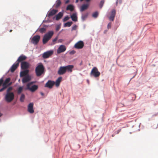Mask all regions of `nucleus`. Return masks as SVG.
I'll return each mask as SVG.
<instances>
[{
	"label": "nucleus",
	"mask_w": 158,
	"mask_h": 158,
	"mask_svg": "<svg viewBox=\"0 0 158 158\" xmlns=\"http://www.w3.org/2000/svg\"><path fill=\"white\" fill-rule=\"evenodd\" d=\"M104 3V0H102L101 1L100 5H99L100 8L101 9L102 8Z\"/></svg>",
	"instance_id": "obj_33"
},
{
	"label": "nucleus",
	"mask_w": 158,
	"mask_h": 158,
	"mask_svg": "<svg viewBox=\"0 0 158 158\" xmlns=\"http://www.w3.org/2000/svg\"><path fill=\"white\" fill-rule=\"evenodd\" d=\"M27 58L26 56H25L22 55H21L18 58L17 60L16 61L17 62L19 63V62H21L25 60Z\"/></svg>",
	"instance_id": "obj_19"
},
{
	"label": "nucleus",
	"mask_w": 158,
	"mask_h": 158,
	"mask_svg": "<svg viewBox=\"0 0 158 158\" xmlns=\"http://www.w3.org/2000/svg\"><path fill=\"white\" fill-rule=\"evenodd\" d=\"M31 78L30 76L29 75L25 76L22 80V82L23 83H27L31 80Z\"/></svg>",
	"instance_id": "obj_14"
},
{
	"label": "nucleus",
	"mask_w": 158,
	"mask_h": 158,
	"mask_svg": "<svg viewBox=\"0 0 158 158\" xmlns=\"http://www.w3.org/2000/svg\"><path fill=\"white\" fill-rule=\"evenodd\" d=\"M66 50V48L65 46L63 45H60L57 50V53L60 54L64 52Z\"/></svg>",
	"instance_id": "obj_8"
},
{
	"label": "nucleus",
	"mask_w": 158,
	"mask_h": 158,
	"mask_svg": "<svg viewBox=\"0 0 158 158\" xmlns=\"http://www.w3.org/2000/svg\"><path fill=\"white\" fill-rule=\"evenodd\" d=\"M57 12L58 10H57L52 9L48 12V16L50 18V17L55 15Z\"/></svg>",
	"instance_id": "obj_16"
},
{
	"label": "nucleus",
	"mask_w": 158,
	"mask_h": 158,
	"mask_svg": "<svg viewBox=\"0 0 158 158\" xmlns=\"http://www.w3.org/2000/svg\"><path fill=\"white\" fill-rule=\"evenodd\" d=\"M63 15V13L62 12H60L56 16V20L57 21L60 19Z\"/></svg>",
	"instance_id": "obj_21"
},
{
	"label": "nucleus",
	"mask_w": 158,
	"mask_h": 158,
	"mask_svg": "<svg viewBox=\"0 0 158 158\" xmlns=\"http://www.w3.org/2000/svg\"><path fill=\"white\" fill-rule=\"evenodd\" d=\"M71 18L73 21L76 22L77 21V15L75 13L73 14L71 16Z\"/></svg>",
	"instance_id": "obj_22"
},
{
	"label": "nucleus",
	"mask_w": 158,
	"mask_h": 158,
	"mask_svg": "<svg viewBox=\"0 0 158 158\" xmlns=\"http://www.w3.org/2000/svg\"><path fill=\"white\" fill-rule=\"evenodd\" d=\"M77 26L76 25L74 26L71 29V31L76 30L77 29Z\"/></svg>",
	"instance_id": "obj_38"
},
{
	"label": "nucleus",
	"mask_w": 158,
	"mask_h": 158,
	"mask_svg": "<svg viewBox=\"0 0 158 158\" xmlns=\"http://www.w3.org/2000/svg\"><path fill=\"white\" fill-rule=\"evenodd\" d=\"M5 88V87H3L2 89H0V92H2L3 90H4L5 89H6Z\"/></svg>",
	"instance_id": "obj_45"
},
{
	"label": "nucleus",
	"mask_w": 158,
	"mask_h": 158,
	"mask_svg": "<svg viewBox=\"0 0 158 158\" xmlns=\"http://www.w3.org/2000/svg\"><path fill=\"white\" fill-rule=\"evenodd\" d=\"M46 30V28L42 27L38 29L37 31H39L41 33H43L45 32Z\"/></svg>",
	"instance_id": "obj_24"
},
{
	"label": "nucleus",
	"mask_w": 158,
	"mask_h": 158,
	"mask_svg": "<svg viewBox=\"0 0 158 158\" xmlns=\"http://www.w3.org/2000/svg\"><path fill=\"white\" fill-rule=\"evenodd\" d=\"M57 39H58V37H56L55 39H54L53 40L52 42H56V40H57Z\"/></svg>",
	"instance_id": "obj_42"
},
{
	"label": "nucleus",
	"mask_w": 158,
	"mask_h": 158,
	"mask_svg": "<svg viewBox=\"0 0 158 158\" xmlns=\"http://www.w3.org/2000/svg\"><path fill=\"white\" fill-rule=\"evenodd\" d=\"M89 4L87 3L83 4L80 8V10L81 12H82L86 10H87L89 7Z\"/></svg>",
	"instance_id": "obj_15"
},
{
	"label": "nucleus",
	"mask_w": 158,
	"mask_h": 158,
	"mask_svg": "<svg viewBox=\"0 0 158 158\" xmlns=\"http://www.w3.org/2000/svg\"><path fill=\"white\" fill-rule=\"evenodd\" d=\"M74 52V51H71L70 52V53H73Z\"/></svg>",
	"instance_id": "obj_50"
},
{
	"label": "nucleus",
	"mask_w": 158,
	"mask_h": 158,
	"mask_svg": "<svg viewBox=\"0 0 158 158\" xmlns=\"http://www.w3.org/2000/svg\"><path fill=\"white\" fill-rule=\"evenodd\" d=\"M84 45L83 42L82 41H80L75 44L74 47L76 48L80 49L82 48Z\"/></svg>",
	"instance_id": "obj_7"
},
{
	"label": "nucleus",
	"mask_w": 158,
	"mask_h": 158,
	"mask_svg": "<svg viewBox=\"0 0 158 158\" xmlns=\"http://www.w3.org/2000/svg\"><path fill=\"white\" fill-rule=\"evenodd\" d=\"M25 98V95L24 94H22L20 98V100L21 102H23L24 101Z\"/></svg>",
	"instance_id": "obj_30"
},
{
	"label": "nucleus",
	"mask_w": 158,
	"mask_h": 158,
	"mask_svg": "<svg viewBox=\"0 0 158 158\" xmlns=\"http://www.w3.org/2000/svg\"><path fill=\"white\" fill-rule=\"evenodd\" d=\"M111 27V23H108L107 26V28L108 29L110 28Z\"/></svg>",
	"instance_id": "obj_39"
},
{
	"label": "nucleus",
	"mask_w": 158,
	"mask_h": 158,
	"mask_svg": "<svg viewBox=\"0 0 158 158\" xmlns=\"http://www.w3.org/2000/svg\"><path fill=\"white\" fill-rule=\"evenodd\" d=\"M69 19V17L68 16H65L63 19V21L64 22H65L66 21L68 20Z\"/></svg>",
	"instance_id": "obj_36"
},
{
	"label": "nucleus",
	"mask_w": 158,
	"mask_h": 158,
	"mask_svg": "<svg viewBox=\"0 0 158 158\" xmlns=\"http://www.w3.org/2000/svg\"><path fill=\"white\" fill-rule=\"evenodd\" d=\"M11 84L10 83L9 84H7L6 83H3L2 85L3 87H5V88L6 89V88L8 86L10 85Z\"/></svg>",
	"instance_id": "obj_34"
},
{
	"label": "nucleus",
	"mask_w": 158,
	"mask_h": 158,
	"mask_svg": "<svg viewBox=\"0 0 158 158\" xmlns=\"http://www.w3.org/2000/svg\"><path fill=\"white\" fill-rule=\"evenodd\" d=\"M12 31V30H10V32H11Z\"/></svg>",
	"instance_id": "obj_53"
},
{
	"label": "nucleus",
	"mask_w": 158,
	"mask_h": 158,
	"mask_svg": "<svg viewBox=\"0 0 158 158\" xmlns=\"http://www.w3.org/2000/svg\"><path fill=\"white\" fill-rule=\"evenodd\" d=\"M118 2H119V3H121V0H119V1H118V0L116 2V5L117 6L118 5Z\"/></svg>",
	"instance_id": "obj_43"
},
{
	"label": "nucleus",
	"mask_w": 158,
	"mask_h": 158,
	"mask_svg": "<svg viewBox=\"0 0 158 158\" xmlns=\"http://www.w3.org/2000/svg\"><path fill=\"white\" fill-rule=\"evenodd\" d=\"M12 89V88L11 87H9L7 90V93H10V92Z\"/></svg>",
	"instance_id": "obj_37"
},
{
	"label": "nucleus",
	"mask_w": 158,
	"mask_h": 158,
	"mask_svg": "<svg viewBox=\"0 0 158 158\" xmlns=\"http://www.w3.org/2000/svg\"><path fill=\"white\" fill-rule=\"evenodd\" d=\"M19 65V63L16 62L10 68V71L12 73H13Z\"/></svg>",
	"instance_id": "obj_17"
},
{
	"label": "nucleus",
	"mask_w": 158,
	"mask_h": 158,
	"mask_svg": "<svg viewBox=\"0 0 158 158\" xmlns=\"http://www.w3.org/2000/svg\"><path fill=\"white\" fill-rule=\"evenodd\" d=\"M10 78H6L4 82V83H5L8 84L9 82L10 81Z\"/></svg>",
	"instance_id": "obj_35"
},
{
	"label": "nucleus",
	"mask_w": 158,
	"mask_h": 158,
	"mask_svg": "<svg viewBox=\"0 0 158 158\" xmlns=\"http://www.w3.org/2000/svg\"><path fill=\"white\" fill-rule=\"evenodd\" d=\"M90 74L91 76H92L95 77H97L100 76V73L98 71L97 68L94 67L92 69Z\"/></svg>",
	"instance_id": "obj_4"
},
{
	"label": "nucleus",
	"mask_w": 158,
	"mask_h": 158,
	"mask_svg": "<svg viewBox=\"0 0 158 158\" xmlns=\"http://www.w3.org/2000/svg\"><path fill=\"white\" fill-rule=\"evenodd\" d=\"M114 17L110 16L109 18L110 20L113 21L114 20Z\"/></svg>",
	"instance_id": "obj_40"
},
{
	"label": "nucleus",
	"mask_w": 158,
	"mask_h": 158,
	"mask_svg": "<svg viewBox=\"0 0 158 158\" xmlns=\"http://www.w3.org/2000/svg\"><path fill=\"white\" fill-rule=\"evenodd\" d=\"M2 114L1 113H0V117L1 116H2Z\"/></svg>",
	"instance_id": "obj_52"
},
{
	"label": "nucleus",
	"mask_w": 158,
	"mask_h": 158,
	"mask_svg": "<svg viewBox=\"0 0 158 158\" xmlns=\"http://www.w3.org/2000/svg\"><path fill=\"white\" fill-rule=\"evenodd\" d=\"M88 15V13H86L83 14L82 15V19L83 20H84L87 17Z\"/></svg>",
	"instance_id": "obj_28"
},
{
	"label": "nucleus",
	"mask_w": 158,
	"mask_h": 158,
	"mask_svg": "<svg viewBox=\"0 0 158 158\" xmlns=\"http://www.w3.org/2000/svg\"><path fill=\"white\" fill-rule=\"evenodd\" d=\"M54 34L53 31H50L46 33L44 36L43 43L45 44L51 39Z\"/></svg>",
	"instance_id": "obj_2"
},
{
	"label": "nucleus",
	"mask_w": 158,
	"mask_h": 158,
	"mask_svg": "<svg viewBox=\"0 0 158 158\" xmlns=\"http://www.w3.org/2000/svg\"><path fill=\"white\" fill-rule=\"evenodd\" d=\"M62 77H59L56 81V86H58L61 81Z\"/></svg>",
	"instance_id": "obj_23"
},
{
	"label": "nucleus",
	"mask_w": 158,
	"mask_h": 158,
	"mask_svg": "<svg viewBox=\"0 0 158 158\" xmlns=\"http://www.w3.org/2000/svg\"><path fill=\"white\" fill-rule=\"evenodd\" d=\"M55 83V82L54 81L49 80L46 83L45 86V87H48L49 88L51 89L52 87Z\"/></svg>",
	"instance_id": "obj_12"
},
{
	"label": "nucleus",
	"mask_w": 158,
	"mask_h": 158,
	"mask_svg": "<svg viewBox=\"0 0 158 158\" xmlns=\"http://www.w3.org/2000/svg\"><path fill=\"white\" fill-rule=\"evenodd\" d=\"M53 53V51H47L44 52L43 54L42 57L44 59L47 58L52 55Z\"/></svg>",
	"instance_id": "obj_9"
},
{
	"label": "nucleus",
	"mask_w": 158,
	"mask_h": 158,
	"mask_svg": "<svg viewBox=\"0 0 158 158\" xmlns=\"http://www.w3.org/2000/svg\"><path fill=\"white\" fill-rule=\"evenodd\" d=\"M80 1L81 2H82L83 1H84V0H80ZM84 1L85 2H86L87 3H88V2H89L91 1V0H84Z\"/></svg>",
	"instance_id": "obj_41"
},
{
	"label": "nucleus",
	"mask_w": 158,
	"mask_h": 158,
	"mask_svg": "<svg viewBox=\"0 0 158 158\" xmlns=\"http://www.w3.org/2000/svg\"><path fill=\"white\" fill-rule=\"evenodd\" d=\"M14 97V94L13 92L6 93L5 96V100L7 102H10L13 100Z\"/></svg>",
	"instance_id": "obj_3"
},
{
	"label": "nucleus",
	"mask_w": 158,
	"mask_h": 158,
	"mask_svg": "<svg viewBox=\"0 0 158 158\" xmlns=\"http://www.w3.org/2000/svg\"><path fill=\"white\" fill-rule=\"evenodd\" d=\"M116 10L115 9H113L111 12L110 16L115 17L116 14Z\"/></svg>",
	"instance_id": "obj_29"
},
{
	"label": "nucleus",
	"mask_w": 158,
	"mask_h": 158,
	"mask_svg": "<svg viewBox=\"0 0 158 158\" xmlns=\"http://www.w3.org/2000/svg\"><path fill=\"white\" fill-rule=\"evenodd\" d=\"M23 89V87H19L18 89V93L20 94L22 92Z\"/></svg>",
	"instance_id": "obj_31"
},
{
	"label": "nucleus",
	"mask_w": 158,
	"mask_h": 158,
	"mask_svg": "<svg viewBox=\"0 0 158 158\" xmlns=\"http://www.w3.org/2000/svg\"><path fill=\"white\" fill-rule=\"evenodd\" d=\"M98 12L96 11V12H95L93 14L92 16L93 17H94L95 18H96L98 17Z\"/></svg>",
	"instance_id": "obj_32"
},
{
	"label": "nucleus",
	"mask_w": 158,
	"mask_h": 158,
	"mask_svg": "<svg viewBox=\"0 0 158 158\" xmlns=\"http://www.w3.org/2000/svg\"><path fill=\"white\" fill-rule=\"evenodd\" d=\"M33 103L32 102L30 103L27 107V110L30 113H33L34 112V110L33 109Z\"/></svg>",
	"instance_id": "obj_10"
},
{
	"label": "nucleus",
	"mask_w": 158,
	"mask_h": 158,
	"mask_svg": "<svg viewBox=\"0 0 158 158\" xmlns=\"http://www.w3.org/2000/svg\"><path fill=\"white\" fill-rule=\"evenodd\" d=\"M121 131V130H119V131Z\"/></svg>",
	"instance_id": "obj_54"
},
{
	"label": "nucleus",
	"mask_w": 158,
	"mask_h": 158,
	"mask_svg": "<svg viewBox=\"0 0 158 158\" xmlns=\"http://www.w3.org/2000/svg\"><path fill=\"white\" fill-rule=\"evenodd\" d=\"M107 31L106 30H105L104 31V33L105 34V33H106Z\"/></svg>",
	"instance_id": "obj_49"
},
{
	"label": "nucleus",
	"mask_w": 158,
	"mask_h": 158,
	"mask_svg": "<svg viewBox=\"0 0 158 158\" xmlns=\"http://www.w3.org/2000/svg\"><path fill=\"white\" fill-rule=\"evenodd\" d=\"M78 2V0H76V2Z\"/></svg>",
	"instance_id": "obj_51"
},
{
	"label": "nucleus",
	"mask_w": 158,
	"mask_h": 158,
	"mask_svg": "<svg viewBox=\"0 0 158 158\" xmlns=\"http://www.w3.org/2000/svg\"><path fill=\"white\" fill-rule=\"evenodd\" d=\"M29 63L26 61L22 62L21 63V67L23 69H26L29 67Z\"/></svg>",
	"instance_id": "obj_18"
},
{
	"label": "nucleus",
	"mask_w": 158,
	"mask_h": 158,
	"mask_svg": "<svg viewBox=\"0 0 158 158\" xmlns=\"http://www.w3.org/2000/svg\"><path fill=\"white\" fill-rule=\"evenodd\" d=\"M40 94L42 96H44V94L42 92L40 93Z\"/></svg>",
	"instance_id": "obj_48"
},
{
	"label": "nucleus",
	"mask_w": 158,
	"mask_h": 158,
	"mask_svg": "<svg viewBox=\"0 0 158 158\" xmlns=\"http://www.w3.org/2000/svg\"><path fill=\"white\" fill-rule=\"evenodd\" d=\"M44 72V68L42 63H40L37 66L35 69L36 75L39 77L43 74Z\"/></svg>",
	"instance_id": "obj_1"
},
{
	"label": "nucleus",
	"mask_w": 158,
	"mask_h": 158,
	"mask_svg": "<svg viewBox=\"0 0 158 158\" xmlns=\"http://www.w3.org/2000/svg\"><path fill=\"white\" fill-rule=\"evenodd\" d=\"M60 26H58L56 27V31H59V29H60Z\"/></svg>",
	"instance_id": "obj_44"
},
{
	"label": "nucleus",
	"mask_w": 158,
	"mask_h": 158,
	"mask_svg": "<svg viewBox=\"0 0 158 158\" xmlns=\"http://www.w3.org/2000/svg\"><path fill=\"white\" fill-rule=\"evenodd\" d=\"M61 2L60 0H57L56 2V4L55 5V7L56 8H58L61 4Z\"/></svg>",
	"instance_id": "obj_26"
},
{
	"label": "nucleus",
	"mask_w": 158,
	"mask_h": 158,
	"mask_svg": "<svg viewBox=\"0 0 158 158\" xmlns=\"http://www.w3.org/2000/svg\"><path fill=\"white\" fill-rule=\"evenodd\" d=\"M66 72L71 73L73 71V69L74 68L73 65H68L64 66Z\"/></svg>",
	"instance_id": "obj_13"
},
{
	"label": "nucleus",
	"mask_w": 158,
	"mask_h": 158,
	"mask_svg": "<svg viewBox=\"0 0 158 158\" xmlns=\"http://www.w3.org/2000/svg\"><path fill=\"white\" fill-rule=\"evenodd\" d=\"M66 72L64 66H61L59 68L57 73L59 75H62L65 74Z\"/></svg>",
	"instance_id": "obj_11"
},
{
	"label": "nucleus",
	"mask_w": 158,
	"mask_h": 158,
	"mask_svg": "<svg viewBox=\"0 0 158 158\" xmlns=\"http://www.w3.org/2000/svg\"><path fill=\"white\" fill-rule=\"evenodd\" d=\"M33 82H32L27 84V89L29 90L32 92H34L38 89V86L37 85H34L30 87V85Z\"/></svg>",
	"instance_id": "obj_6"
},
{
	"label": "nucleus",
	"mask_w": 158,
	"mask_h": 158,
	"mask_svg": "<svg viewBox=\"0 0 158 158\" xmlns=\"http://www.w3.org/2000/svg\"><path fill=\"white\" fill-rule=\"evenodd\" d=\"M74 7L72 5H69L66 8V10H70L71 11H72L73 10Z\"/></svg>",
	"instance_id": "obj_25"
},
{
	"label": "nucleus",
	"mask_w": 158,
	"mask_h": 158,
	"mask_svg": "<svg viewBox=\"0 0 158 158\" xmlns=\"http://www.w3.org/2000/svg\"><path fill=\"white\" fill-rule=\"evenodd\" d=\"M29 71L27 70L21 71L20 73V77H25L28 74Z\"/></svg>",
	"instance_id": "obj_20"
},
{
	"label": "nucleus",
	"mask_w": 158,
	"mask_h": 158,
	"mask_svg": "<svg viewBox=\"0 0 158 158\" xmlns=\"http://www.w3.org/2000/svg\"><path fill=\"white\" fill-rule=\"evenodd\" d=\"M63 40L60 39L58 40V41L60 42H62L63 41Z\"/></svg>",
	"instance_id": "obj_46"
},
{
	"label": "nucleus",
	"mask_w": 158,
	"mask_h": 158,
	"mask_svg": "<svg viewBox=\"0 0 158 158\" xmlns=\"http://www.w3.org/2000/svg\"><path fill=\"white\" fill-rule=\"evenodd\" d=\"M40 38V36L39 35L34 36L31 39V42L33 44L36 45L39 42Z\"/></svg>",
	"instance_id": "obj_5"
},
{
	"label": "nucleus",
	"mask_w": 158,
	"mask_h": 158,
	"mask_svg": "<svg viewBox=\"0 0 158 158\" xmlns=\"http://www.w3.org/2000/svg\"><path fill=\"white\" fill-rule=\"evenodd\" d=\"M69 0H67L65 1V4H67L69 3Z\"/></svg>",
	"instance_id": "obj_47"
},
{
	"label": "nucleus",
	"mask_w": 158,
	"mask_h": 158,
	"mask_svg": "<svg viewBox=\"0 0 158 158\" xmlns=\"http://www.w3.org/2000/svg\"><path fill=\"white\" fill-rule=\"evenodd\" d=\"M72 24L73 22H68L64 24V26L65 27H70Z\"/></svg>",
	"instance_id": "obj_27"
}]
</instances>
